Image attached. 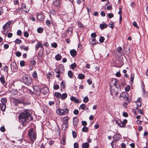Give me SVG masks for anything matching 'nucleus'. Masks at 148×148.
Returning a JSON list of instances; mask_svg holds the SVG:
<instances>
[{
	"label": "nucleus",
	"instance_id": "obj_25",
	"mask_svg": "<svg viewBox=\"0 0 148 148\" xmlns=\"http://www.w3.org/2000/svg\"><path fill=\"white\" fill-rule=\"evenodd\" d=\"M70 53L71 56H76L77 54L76 51L74 49L71 50Z\"/></svg>",
	"mask_w": 148,
	"mask_h": 148
},
{
	"label": "nucleus",
	"instance_id": "obj_34",
	"mask_svg": "<svg viewBox=\"0 0 148 148\" xmlns=\"http://www.w3.org/2000/svg\"><path fill=\"white\" fill-rule=\"evenodd\" d=\"M55 95L57 97H61V95L60 93L58 92H56L55 93Z\"/></svg>",
	"mask_w": 148,
	"mask_h": 148
},
{
	"label": "nucleus",
	"instance_id": "obj_21",
	"mask_svg": "<svg viewBox=\"0 0 148 148\" xmlns=\"http://www.w3.org/2000/svg\"><path fill=\"white\" fill-rule=\"evenodd\" d=\"M1 70L2 71H4L5 72H8V67L7 66H5L3 67L1 64Z\"/></svg>",
	"mask_w": 148,
	"mask_h": 148
},
{
	"label": "nucleus",
	"instance_id": "obj_61",
	"mask_svg": "<svg viewBox=\"0 0 148 148\" xmlns=\"http://www.w3.org/2000/svg\"><path fill=\"white\" fill-rule=\"evenodd\" d=\"M5 128L3 126H2L1 127V131L3 132H5Z\"/></svg>",
	"mask_w": 148,
	"mask_h": 148
},
{
	"label": "nucleus",
	"instance_id": "obj_38",
	"mask_svg": "<svg viewBox=\"0 0 148 148\" xmlns=\"http://www.w3.org/2000/svg\"><path fill=\"white\" fill-rule=\"evenodd\" d=\"M134 74H132L131 75L130 79L132 83L133 82L134 79Z\"/></svg>",
	"mask_w": 148,
	"mask_h": 148
},
{
	"label": "nucleus",
	"instance_id": "obj_5",
	"mask_svg": "<svg viewBox=\"0 0 148 148\" xmlns=\"http://www.w3.org/2000/svg\"><path fill=\"white\" fill-rule=\"evenodd\" d=\"M1 110L2 111H4L6 108L5 103L7 102V100L5 98H3L1 99Z\"/></svg>",
	"mask_w": 148,
	"mask_h": 148
},
{
	"label": "nucleus",
	"instance_id": "obj_12",
	"mask_svg": "<svg viewBox=\"0 0 148 148\" xmlns=\"http://www.w3.org/2000/svg\"><path fill=\"white\" fill-rule=\"evenodd\" d=\"M34 90L36 92L39 93L41 92V88L39 86L37 85H35L33 87Z\"/></svg>",
	"mask_w": 148,
	"mask_h": 148
},
{
	"label": "nucleus",
	"instance_id": "obj_22",
	"mask_svg": "<svg viewBox=\"0 0 148 148\" xmlns=\"http://www.w3.org/2000/svg\"><path fill=\"white\" fill-rule=\"evenodd\" d=\"M70 99L71 101L74 102L76 103H78L79 102V100L78 99L75 97L72 96L71 97Z\"/></svg>",
	"mask_w": 148,
	"mask_h": 148
},
{
	"label": "nucleus",
	"instance_id": "obj_54",
	"mask_svg": "<svg viewBox=\"0 0 148 148\" xmlns=\"http://www.w3.org/2000/svg\"><path fill=\"white\" fill-rule=\"evenodd\" d=\"M3 29V32H2V33H3L5 34V35H6V34L7 33H8V30H7V29Z\"/></svg>",
	"mask_w": 148,
	"mask_h": 148
},
{
	"label": "nucleus",
	"instance_id": "obj_49",
	"mask_svg": "<svg viewBox=\"0 0 148 148\" xmlns=\"http://www.w3.org/2000/svg\"><path fill=\"white\" fill-rule=\"evenodd\" d=\"M60 85H61V88H64L65 87V86H64V82L63 81H62L61 83H60Z\"/></svg>",
	"mask_w": 148,
	"mask_h": 148
},
{
	"label": "nucleus",
	"instance_id": "obj_26",
	"mask_svg": "<svg viewBox=\"0 0 148 148\" xmlns=\"http://www.w3.org/2000/svg\"><path fill=\"white\" fill-rule=\"evenodd\" d=\"M42 47L43 46L42 44L41 43L39 42L36 46V50H37L40 47L42 48Z\"/></svg>",
	"mask_w": 148,
	"mask_h": 148
},
{
	"label": "nucleus",
	"instance_id": "obj_42",
	"mask_svg": "<svg viewBox=\"0 0 148 148\" xmlns=\"http://www.w3.org/2000/svg\"><path fill=\"white\" fill-rule=\"evenodd\" d=\"M88 101V98L87 96L85 97L83 99V101L84 103H87Z\"/></svg>",
	"mask_w": 148,
	"mask_h": 148
},
{
	"label": "nucleus",
	"instance_id": "obj_44",
	"mask_svg": "<svg viewBox=\"0 0 148 148\" xmlns=\"http://www.w3.org/2000/svg\"><path fill=\"white\" fill-rule=\"evenodd\" d=\"M71 69H73L76 67V64L75 63H74L72 64L71 65Z\"/></svg>",
	"mask_w": 148,
	"mask_h": 148
},
{
	"label": "nucleus",
	"instance_id": "obj_64",
	"mask_svg": "<svg viewBox=\"0 0 148 148\" xmlns=\"http://www.w3.org/2000/svg\"><path fill=\"white\" fill-rule=\"evenodd\" d=\"M12 36V34L11 33H9L7 35V36L9 38H11Z\"/></svg>",
	"mask_w": 148,
	"mask_h": 148
},
{
	"label": "nucleus",
	"instance_id": "obj_59",
	"mask_svg": "<svg viewBox=\"0 0 148 148\" xmlns=\"http://www.w3.org/2000/svg\"><path fill=\"white\" fill-rule=\"evenodd\" d=\"M22 34L21 31L20 30H18L17 31V34L18 35L20 36Z\"/></svg>",
	"mask_w": 148,
	"mask_h": 148
},
{
	"label": "nucleus",
	"instance_id": "obj_27",
	"mask_svg": "<svg viewBox=\"0 0 148 148\" xmlns=\"http://www.w3.org/2000/svg\"><path fill=\"white\" fill-rule=\"evenodd\" d=\"M22 9L23 10L25 11L26 12H27L29 11V10H27L26 9V6L24 4H23L22 5Z\"/></svg>",
	"mask_w": 148,
	"mask_h": 148
},
{
	"label": "nucleus",
	"instance_id": "obj_9",
	"mask_svg": "<svg viewBox=\"0 0 148 148\" xmlns=\"http://www.w3.org/2000/svg\"><path fill=\"white\" fill-rule=\"evenodd\" d=\"M59 69H55V71L56 73L60 74V73H63L64 72V69L62 65H60L59 66Z\"/></svg>",
	"mask_w": 148,
	"mask_h": 148
},
{
	"label": "nucleus",
	"instance_id": "obj_41",
	"mask_svg": "<svg viewBox=\"0 0 148 148\" xmlns=\"http://www.w3.org/2000/svg\"><path fill=\"white\" fill-rule=\"evenodd\" d=\"M53 88L55 90H57L59 88V86L57 84H54L53 86Z\"/></svg>",
	"mask_w": 148,
	"mask_h": 148
},
{
	"label": "nucleus",
	"instance_id": "obj_57",
	"mask_svg": "<svg viewBox=\"0 0 148 148\" xmlns=\"http://www.w3.org/2000/svg\"><path fill=\"white\" fill-rule=\"evenodd\" d=\"M9 45L8 44H5L3 45L4 48L5 49H7L9 47Z\"/></svg>",
	"mask_w": 148,
	"mask_h": 148
},
{
	"label": "nucleus",
	"instance_id": "obj_39",
	"mask_svg": "<svg viewBox=\"0 0 148 148\" xmlns=\"http://www.w3.org/2000/svg\"><path fill=\"white\" fill-rule=\"evenodd\" d=\"M88 130V128L86 127H84L82 129V131L83 132H87Z\"/></svg>",
	"mask_w": 148,
	"mask_h": 148
},
{
	"label": "nucleus",
	"instance_id": "obj_24",
	"mask_svg": "<svg viewBox=\"0 0 148 148\" xmlns=\"http://www.w3.org/2000/svg\"><path fill=\"white\" fill-rule=\"evenodd\" d=\"M89 147V144L87 143H83L82 145V148H88Z\"/></svg>",
	"mask_w": 148,
	"mask_h": 148
},
{
	"label": "nucleus",
	"instance_id": "obj_3",
	"mask_svg": "<svg viewBox=\"0 0 148 148\" xmlns=\"http://www.w3.org/2000/svg\"><path fill=\"white\" fill-rule=\"evenodd\" d=\"M22 73L24 74V75L23 77V82L26 85H29L32 82V79L28 76V75L23 72Z\"/></svg>",
	"mask_w": 148,
	"mask_h": 148
},
{
	"label": "nucleus",
	"instance_id": "obj_43",
	"mask_svg": "<svg viewBox=\"0 0 148 148\" xmlns=\"http://www.w3.org/2000/svg\"><path fill=\"white\" fill-rule=\"evenodd\" d=\"M52 47L54 48H56L57 47V44L56 43L53 42L51 44Z\"/></svg>",
	"mask_w": 148,
	"mask_h": 148
},
{
	"label": "nucleus",
	"instance_id": "obj_31",
	"mask_svg": "<svg viewBox=\"0 0 148 148\" xmlns=\"http://www.w3.org/2000/svg\"><path fill=\"white\" fill-rule=\"evenodd\" d=\"M68 74L69 77L70 78H72L73 77V72L71 71H68Z\"/></svg>",
	"mask_w": 148,
	"mask_h": 148
},
{
	"label": "nucleus",
	"instance_id": "obj_28",
	"mask_svg": "<svg viewBox=\"0 0 148 148\" xmlns=\"http://www.w3.org/2000/svg\"><path fill=\"white\" fill-rule=\"evenodd\" d=\"M60 4V1L59 0H56L52 4L55 6H58Z\"/></svg>",
	"mask_w": 148,
	"mask_h": 148
},
{
	"label": "nucleus",
	"instance_id": "obj_19",
	"mask_svg": "<svg viewBox=\"0 0 148 148\" xmlns=\"http://www.w3.org/2000/svg\"><path fill=\"white\" fill-rule=\"evenodd\" d=\"M1 82L4 86H5L6 85L5 81L4 79V77L2 75L1 77Z\"/></svg>",
	"mask_w": 148,
	"mask_h": 148
},
{
	"label": "nucleus",
	"instance_id": "obj_52",
	"mask_svg": "<svg viewBox=\"0 0 148 148\" xmlns=\"http://www.w3.org/2000/svg\"><path fill=\"white\" fill-rule=\"evenodd\" d=\"M74 148H79L78 144L77 143H75L74 144Z\"/></svg>",
	"mask_w": 148,
	"mask_h": 148
},
{
	"label": "nucleus",
	"instance_id": "obj_45",
	"mask_svg": "<svg viewBox=\"0 0 148 148\" xmlns=\"http://www.w3.org/2000/svg\"><path fill=\"white\" fill-rule=\"evenodd\" d=\"M133 25L134 27H136L137 29L139 28V27L137 26V24L136 22L134 21L133 22Z\"/></svg>",
	"mask_w": 148,
	"mask_h": 148
},
{
	"label": "nucleus",
	"instance_id": "obj_1",
	"mask_svg": "<svg viewBox=\"0 0 148 148\" xmlns=\"http://www.w3.org/2000/svg\"><path fill=\"white\" fill-rule=\"evenodd\" d=\"M19 117L23 126H25L32 118L30 111L27 110L23 111L19 115Z\"/></svg>",
	"mask_w": 148,
	"mask_h": 148
},
{
	"label": "nucleus",
	"instance_id": "obj_18",
	"mask_svg": "<svg viewBox=\"0 0 148 148\" xmlns=\"http://www.w3.org/2000/svg\"><path fill=\"white\" fill-rule=\"evenodd\" d=\"M116 123L121 127H123V124L122 123L121 120L119 119L115 121Z\"/></svg>",
	"mask_w": 148,
	"mask_h": 148
},
{
	"label": "nucleus",
	"instance_id": "obj_29",
	"mask_svg": "<svg viewBox=\"0 0 148 148\" xmlns=\"http://www.w3.org/2000/svg\"><path fill=\"white\" fill-rule=\"evenodd\" d=\"M116 50L118 52L122 53V54H121V55H123V51L121 47H117L116 48Z\"/></svg>",
	"mask_w": 148,
	"mask_h": 148
},
{
	"label": "nucleus",
	"instance_id": "obj_32",
	"mask_svg": "<svg viewBox=\"0 0 148 148\" xmlns=\"http://www.w3.org/2000/svg\"><path fill=\"white\" fill-rule=\"evenodd\" d=\"M67 94L66 93H63L62 94L60 98L61 99H64L67 97Z\"/></svg>",
	"mask_w": 148,
	"mask_h": 148
},
{
	"label": "nucleus",
	"instance_id": "obj_48",
	"mask_svg": "<svg viewBox=\"0 0 148 148\" xmlns=\"http://www.w3.org/2000/svg\"><path fill=\"white\" fill-rule=\"evenodd\" d=\"M55 58L57 60H60L62 58V56H55Z\"/></svg>",
	"mask_w": 148,
	"mask_h": 148
},
{
	"label": "nucleus",
	"instance_id": "obj_17",
	"mask_svg": "<svg viewBox=\"0 0 148 148\" xmlns=\"http://www.w3.org/2000/svg\"><path fill=\"white\" fill-rule=\"evenodd\" d=\"M108 25L106 23L101 24H100L99 27L101 29L103 30L104 28H106L108 27Z\"/></svg>",
	"mask_w": 148,
	"mask_h": 148
},
{
	"label": "nucleus",
	"instance_id": "obj_40",
	"mask_svg": "<svg viewBox=\"0 0 148 148\" xmlns=\"http://www.w3.org/2000/svg\"><path fill=\"white\" fill-rule=\"evenodd\" d=\"M20 64L21 66H25V62L23 60L21 61H20Z\"/></svg>",
	"mask_w": 148,
	"mask_h": 148
},
{
	"label": "nucleus",
	"instance_id": "obj_58",
	"mask_svg": "<svg viewBox=\"0 0 148 148\" xmlns=\"http://www.w3.org/2000/svg\"><path fill=\"white\" fill-rule=\"evenodd\" d=\"M92 42H94V44L97 43V41L96 40L95 38H94L92 39Z\"/></svg>",
	"mask_w": 148,
	"mask_h": 148
},
{
	"label": "nucleus",
	"instance_id": "obj_62",
	"mask_svg": "<svg viewBox=\"0 0 148 148\" xmlns=\"http://www.w3.org/2000/svg\"><path fill=\"white\" fill-rule=\"evenodd\" d=\"M123 115L125 117H127L128 116V114L126 112H123Z\"/></svg>",
	"mask_w": 148,
	"mask_h": 148
},
{
	"label": "nucleus",
	"instance_id": "obj_53",
	"mask_svg": "<svg viewBox=\"0 0 148 148\" xmlns=\"http://www.w3.org/2000/svg\"><path fill=\"white\" fill-rule=\"evenodd\" d=\"M24 35L25 37H27L29 36V34L27 31H25L24 33Z\"/></svg>",
	"mask_w": 148,
	"mask_h": 148
},
{
	"label": "nucleus",
	"instance_id": "obj_33",
	"mask_svg": "<svg viewBox=\"0 0 148 148\" xmlns=\"http://www.w3.org/2000/svg\"><path fill=\"white\" fill-rule=\"evenodd\" d=\"M37 30V32L38 33H41L43 31V29L41 27L38 28Z\"/></svg>",
	"mask_w": 148,
	"mask_h": 148
},
{
	"label": "nucleus",
	"instance_id": "obj_6",
	"mask_svg": "<svg viewBox=\"0 0 148 148\" xmlns=\"http://www.w3.org/2000/svg\"><path fill=\"white\" fill-rule=\"evenodd\" d=\"M69 119V118L68 116H66L63 117V124L62 127L64 128V130H65L67 128L68 126V121Z\"/></svg>",
	"mask_w": 148,
	"mask_h": 148
},
{
	"label": "nucleus",
	"instance_id": "obj_35",
	"mask_svg": "<svg viewBox=\"0 0 148 148\" xmlns=\"http://www.w3.org/2000/svg\"><path fill=\"white\" fill-rule=\"evenodd\" d=\"M104 40V38L103 36H100L99 39V41L100 42L102 43L103 42Z\"/></svg>",
	"mask_w": 148,
	"mask_h": 148
},
{
	"label": "nucleus",
	"instance_id": "obj_11",
	"mask_svg": "<svg viewBox=\"0 0 148 148\" xmlns=\"http://www.w3.org/2000/svg\"><path fill=\"white\" fill-rule=\"evenodd\" d=\"M37 19L41 21H43L45 19L44 16L43 14H39L36 15Z\"/></svg>",
	"mask_w": 148,
	"mask_h": 148
},
{
	"label": "nucleus",
	"instance_id": "obj_14",
	"mask_svg": "<svg viewBox=\"0 0 148 148\" xmlns=\"http://www.w3.org/2000/svg\"><path fill=\"white\" fill-rule=\"evenodd\" d=\"M56 112L60 115H62L64 114V110L61 109H58L56 110Z\"/></svg>",
	"mask_w": 148,
	"mask_h": 148
},
{
	"label": "nucleus",
	"instance_id": "obj_16",
	"mask_svg": "<svg viewBox=\"0 0 148 148\" xmlns=\"http://www.w3.org/2000/svg\"><path fill=\"white\" fill-rule=\"evenodd\" d=\"M11 24V22L10 21H9L7 22L3 26V29H7L10 27Z\"/></svg>",
	"mask_w": 148,
	"mask_h": 148
},
{
	"label": "nucleus",
	"instance_id": "obj_50",
	"mask_svg": "<svg viewBox=\"0 0 148 148\" xmlns=\"http://www.w3.org/2000/svg\"><path fill=\"white\" fill-rule=\"evenodd\" d=\"M72 133L73 136V138H76L77 136V134H76V132L74 131H73L72 132Z\"/></svg>",
	"mask_w": 148,
	"mask_h": 148
},
{
	"label": "nucleus",
	"instance_id": "obj_56",
	"mask_svg": "<svg viewBox=\"0 0 148 148\" xmlns=\"http://www.w3.org/2000/svg\"><path fill=\"white\" fill-rule=\"evenodd\" d=\"M51 76L52 75L50 73H49L47 74V76L48 78H52Z\"/></svg>",
	"mask_w": 148,
	"mask_h": 148
},
{
	"label": "nucleus",
	"instance_id": "obj_51",
	"mask_svg": "<svg viewBox=\"0 0 148 148\" xmlns=\"http://www.w3.org/2000/svg\"><path fill=\"white\" fill-rule=\"evenodd\" d=\"M136 104H137L138 107H140L141 106V103L140 101H137Z\"/></svg>",
	"mask_w": 148,
	"mask_h": 148
},
{
	"label": "nucleus",
	"instance_id": "obj_7",
	"mask_svg": "<svg viewBox=\"0 0 148 148\" xmlns=\"http://www.w3.org/2000/svg\"><path fill=\"white\" fill-rule=\"evenodd\" d=\"M13 102L16 105H17L18 104L23 103V100L21 99L14 98L13 99Z\"/></svg>",
	"mask_w": 148,
	"mask_h": 148
},
{
	"label": "nucleus",
	"instance_id": "obj_60",
	"mask_svg": "<svg viewBox=\"0 0 148 148\" xmlns=\"http://www.w3.org/2000/svg\"><path fill=\"white\" fill-rule=\"evenodd\" d=\"M74 114H75L77 115L79 113V111L77 110H75L73 112Z\"/></svg>",
	"mask_w": 148,
	"mask_h": 148
},
{
	"label": "nucleus",
	"instance_id": "obj_2",
	"mask_svg": "<svg viewBox=\"0 0 148 148\" xmlns=\"http://www.w3.org/2000/svg\"><path fill=\"white\" fill-rule=\"evenodd\" d=\"M118 80L116 79H114L111 81L110 83V94L112 95H113L114 93L117 92V91L115 90V89H118L119 87L120 88Z\"/></svg>",
	"mask_w": 148,
	"mask_h": 148
},
{
	"label": "nucleus",
	"instance_id": "obj_15",
	"mask_svg": "<svg viewBox=\"0 0 148 148\" xmlns=\"http://www.w3.org/2000/svg\"><path fill=\"white\" fill-rule=\"evenodd\" d=\"M79 119H78L76 117H75L73 118V125L74 126H76L79 122Z\"/></svg>",
	"mask_w": 148,
	"mask_h": 148
},
{
	"label": "nucleus",
	"instance_id": "obj_13",
	"mask_svg": "<svg viewBox=\"0 0 148 148\" xmlns=\"http://www.w3.org/2000/svg\"><path fill=\"white\" fill-rule=\"evenodd\" d=\"M49 91V89L47 87H44L41 89V92L44 94H47Z\"/></svg>",
	"mask_w": 148,
	"mask_h": 148
},
{
	"label": "nucleus",
	"instance_id": "obj_63",
	"mask_svg": "<svg viewBox=\"0 0 148 148\" xmlns=\"http://www.w3.org/2000/svg\"><path fill=\"white\" fill-rule=\"evenodd\" d=\"M31 64L33 65H35L36 64V62L35 61H32L30 62Z\"/></svg>",
	"mask_w": 148,
	"mask_h": 148
},
{
	"label": "nucleus",
	"instance_id": "obj_23",
	"mask_svg": "<svg viewBox=\"0 0 148 148\" xmlns=\"http://www.w3.org/2000/svg\"><path fill=\"white\" fill-rule=\"evenodd\" d=\"M125 53L126 55L128 56V54L130 52V48L129 47L125 48L124 49Z\"/></svg>",
	"mask_w": 148,
	"mask_h": 148
},
{
	"label": "nucleus",
	"instance_id": "obj_8",
	"mask_svg": "<svg viewBox=\"0 0 148 148\" xmlns=\"http://www.w3.org/2000/svg\"><path fill=\"white\" fill-rule=\"evenodd\" d=\"M11 71L14 72H16L17 70L18 67L15 62H13L11 64Z\"/></svg>",
	"mask_w": 148,
	"mask_h": 148
},
{
	"label": "nucleus",
	"instance_id": "obj_46",
	"mask_svg": "<svg viewBox=\"0 0 148 148\" xmlns=\"http://www.w3.org/2000/svg\"><path fill=\"white\" fill-rule=\"evenodd\" d=\"M32 75H33V76L35 78H36L37 77V74L36 73V71H35L33 72V73Z\"/></svg>",
	"mask_w": 148,
	"mask_h": 148
},
{
	"label": "nucleus",
	"instance_id": "obj_47",
	"mask_svg": "<svg viewBox=\"0 0 148 148\" xmlns=\"http://www.w3.org/2000/svg\"><path fill=\"white\" fill-rule=\"evenodd\" d=\"M114 16L112 13H109L108 14V16L109 18H111L114 17Z\"/></svg>",
	"mask_w": 148,
	"mask_h": 148
},
{
	"label": "nucleus",
	"instance_id": "obj_30",
	"mask_svg": "<svg viewBox=\"0 0 148 148\" xmlns=\"http://www.w3.org/2000/svg\"><path fill=\"white\" fill-rule=\"evenodd\" d=\"M85 77L84 75L82 73L79 74L78 76V78L80 79H83Z\"/></svg>",
	"mask_w": 148,
	"mask_h": 148
},
{
	"label": "nucleus",
	"instance_id": "obj_20",
	"mask_svg": "<svg viewBox=\"0 0 148 148\" xmlns=\"http://www.w3.org/2000/svg\"><path fill=\"white\" fill-rule=\"evenodd\" d=\"M19 90H21L23 92H26L27 91L28 89L25 86H22L21 88H19Z\"/></svg>",
	"mask_w": 148,
	"mask_h": 148
},
{
	"label": "nucleus",
	"instance_id": "obj_10",
	"mask_svg": "<svg viewBox=\"0 0 148 148\" xmlns=\"http://www.w3.org/2000/svg\"><path fill=\"white\" fill-rule=\"evenodd\" d=\"M120 97L125 100H127L128 99V95L127 93L123 92H122L120 95Z\"/></svg>",
	"mask_w": 148,
	"mask_h": 148
},
{
	"label": "nucleus",
	"instance_id": "obj_4",
	"mask_svg": "<svg viewBox=\"0 0 148 148\" xmlns=\"http://www.w3.org/2000/svg\"><path fill=\"white\" fill-rule=\"evenodd\" d=\"M28 135L32 141H33L36 138V133L32 129L29 131Z\"/></svg>",
	"mask_w": 148,
	"mask_h": 148
},
{
	"label": "nucleus",
	"instance_id": "obj_37",
	"mask_svg": "<svg viewBox=\"0 0 148 148\" xmlns=\"http://www.w3.org/2000/svg\"><path fill=\"white\" fill-rule=\"evenodd\" d=\"M15 42L16 44H20L21 42V40L18 39H17L15 41Z\"/></svg>",
	"mask_w": 148,
	"mask_h": 148
},
{
	"label": "nucleus",
	"instance_id": "obj_36",
	"mask_svg": "<svg viewBox=\"0 0 148 148\" xmlns=\"http://www.w3.org/2000/svg\"><path fill=\"white\" fill-rule=\"evenodd\" d=\"M122 123L123 124V127H124L125 124L127 123V120L126 119H124L123 120V121H122Z\"/></svg>",
	"mask_w": 148,
	"mask_h": 148
},
{
	"label": "nucleus",
	"instance_id": "obj_55",
	"mask_svg": "<svg viewBox=\"0 0 148 148\" xmlns=\"http://www.w3.org/2000/svg\"><path fill=\"white\" fill-rule=\"evenodd\" d=\"M85 107V104H83L81 105L80 106V107L81 109L82 110H84Z\"/></svg>",
	"mask_w": 148,
	"mask_h": 148
}]
</instances>
